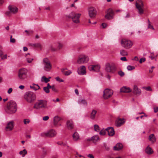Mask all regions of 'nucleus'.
Wrapping results in <instances>:
<instances>
[{
  "label": "nucleus",
  "mask_w": 158,
  "mask_h": 158,
  "mask_svg": "<svg viewBox=\"0 0 158 158\" xmlns=\"http://www.w3.org/2000/svg\"><path fill=\"white\" fill-rule=\"evenodd\" d=\"M17 109V106L16 102L10 100L8 102L5 108L6 112L9 114H13L15 113Z\"/></svg>",
  "instance_id": "obj_1"
},
{
  "label": "nucleus",
  "mask_w": 158,
  "mask_h": 158,
  "mask_svg": "<svg viewBox=\"0 0 158 158\" xmlns=\"http://www.w3.org/2000/svg\"><path fill=\"white\" fill-rule=\"evenodd\" d=\"M28 71L25 68L20 69L18 73V78L21 81H23L27 78Z\"/></svg>",
  "instance_id": "obj_2"
},
{
  "label": "nucleus",
  "mask_w": 158,
  "mask_h": 158,
  "mask_svg": "<svg viewBox=\"0 0 158 158\" xmlns=\"http://www.w3.org/2000/svg\"><path fill=\"white\" fill-rule=\"evenodd\" d=\"M121 43L122 46L126 49L131 48L133 45V43L132 41L125 39L121 40Z\"/></svg>",
  "instance_id": "obj_3"
},
{
  "label": "nucleus",
  "mask_w": 158,
  "mask_h": 158,
  "mask_svg": "<svg viewBox=\"0 0 158 158\" xmlns=\"http://www.w3.org/2000/svg\"><path fill=\"white\" fill-rule=\"evenodd\" d=\"M89 60V58L87 56L81 54L78 56L77 63L78 64H82L87 63Z\"/></svg>",
  "instance_id": "obj_4"
},
{
  "label": "nucleus",
  "mask_w": 158,
  "mask_h": 158,
  "mask_svg": "<svg viewBox=\"0 0 158 158\" xmlns=\"http://www.w3.org/2000/svg\"><path fill=\"white\" fill-rule=\"evenodd\" d=\"M43 64L44 65V69L46 71H50L52 68V65L49 60L47 58H45L43 60Z\"/></svg>",
  "instance_id": "obj_5"
},
{
  "label": "nucleus",
  "mask_w": 158,
  "mask_h": 158,
  "mask_svg": "<svg viewBox=\"0 0 158 158\" xmlns=\"http://www.w3.org/2000/svg\"><path fill=\"white\" fill-rule=\"evenodd\" d=\"M105 67V70L108 72L114 73L116 70V66L113 63H107Z\"/></svg>",
  "instance_id": "obj_6"
},
{
  "label": "nucleus",
  "mask_w": 158,
  "mask_h": 158,
  "mask_svg": "<svg viewBox=\"0 0 158 158\" xmlns=\"http://www.w3.org/2000/svg\"><path fill=\"white\" fill-rule=\"evenodd\" d=\"M136 8L138 10L139 14H142L143 13V4L141 0H138L135 3Z\"/></svg>",
  "instance_id": "obj_7"
},
{
  "label": "nucleus",
  "mask_w": 158,
  "mask_h": 158,
  "mask_svg": "<svg viewBox=\"0 0 158 158\" xmlns=\"http://www.w3.org/2000/svg\"><path fill=\"white\" fill-rule=\"evenodd\" d=\"M56 134V132L55 130L51 129L47 132L42 133L41 135L44 137H53L55 136Z\"/></svg>",
  "instance_id": "obj_8"
},
{
  "label": "nucleus",
  "mask_w": 158,
  "mask_h": 158,
  "mask_svg": "<svg viewBox=\"0 0 158 158\" xmlns=\"http://www.w3.org/2000/svg\"><path fill=\"white\" fill-rule=\"evenodd\" d=\"M47 106V101L45 100H41L38 101L34 105V108L38 109L40 108L45 107Z\"/></svg>",
  "instance_id": "obj_9"
},
{
  "label": "nucleus",
  "mask_w": 158,
  "mask_h": 158,
  "mask_svg": "<svg viewBox=\"0 0 158 158\" xmlns=\"http://www.w3.org/2000/svg\"><path fill=\"white\" fill-rule=\"evenodd\" d=\"M103 97L104 99L110 98L113 94V91L110 89L107 88L103 91Z\"/></svg>",
  "instance_id": "obj_10"
},
{
  "label": "nucleus",
  "mask_w": 158,
  "mask_h": 158,
  "mask_svg": "<svg viewBox=\"0 0 158 158\" xmlns=\"http://www.w3.org/2000/svg\"><path fill=\"white\" fill-rule=\"evenodd\" d=\"M81 14L79 13H72L71 14L70 18L72 19L73 22L75 23H80V18Z\"/></svg>",
  "instance_id": "obj_11"
},
{
  "label": "nucleus",
  "mask_w": 158,
  "mask_h": 158,
  "mask_svg": "<svg viewBox=\"0 0 158 158\" xmlns=\"http://www.w3.org/2000/svg\"><path fill=\"white\" fill-rule=\"evenodd\" d=\"M25 99H34L36 98L35 94L31 92H26L24 95Z\"/></svg>",
  "instance_id": "obj_12"
},
{
  "label": "nucleus",
  "mask_w": 158,
  "mask_h": 158,
  "mask_svg": "<svg viewBox=\"0 0 158 158\" xmlns=\"http://www.w3.org/2000/svg\"><path fill=\"white\" fill-rule=\"evenodd\" d=\"M88 12L89 16L91 18L95 17L96 15V10L94 7L89 8V9Z\"/></svg>",
  "instance_id": "obj_13"
},
{
  "label": "nucleus",
  "mask_w": 158,
  "mask_h": 158,
  "mask_svg": "<svg viewBox=\"0 0 158 158\" xmlns=\"http://www.w3.org/2000/svg\"><path fill=\"white\" fill-rule=\"evenodd\" d=\"M62 45L59 43L53 45L51 46L50 49L52 51H55L62 48Z\"/></svg>",
  "instance_id": "obj_14"
},
{
  "label": "nucleus",
  "mask_w": 158,
  "mask_h": 158,
  "mask_svg": "<svg viewBox=\"0 0 158 158\" xmlns=\"http://www.w3.org/2000/svg\"><path fill=\"white\" fill-rule=\"evenodd\" d=\"M77 72L79 74L84 75L86 73V68L85 66L82 65L79 67L77 69Z\"/></svg>",
  "instance_id": "obj_15"
},
{
  "label": "nucleus",
  "mask_w": 158,
  "mask_h": 158,
  "mask_svg": "<svg viewBox=\"0 0 158 158\" xmlns=\"http://www.w3.org/2000/svg\"><path fill=\"white\" fill-rule=\"evenodd\" d=\"M114 15V12L110 8L107 10V13L105 16L106 19H110L112 18Z\"/></svg>",
  "instance_id": "obj_16"
},
{
  "label": "nucleus",
  "mask_w": 158,
  "mask_h": 158,
  "mask_svg": "<svg viewBox=\"0 0 158 158\" xmlns=\"http://www.w3.org/2000/svg\"><path fill=\"white\" fill-rule=\"evenodd\" d=\"M125 122L124 119L118 118L116 121L115 124L116 127H119L123 125Z\"/></svg>",
  "instance_id": "obj_17"
},
{
  "label": "nucleus",
  "mask_w": 158,
  "mask_h": 158,
  "mask_svg": "<svg viewBox=\"0 0 158 158\" xmlns=\"http://www.w3.org/2000/svg\"><path fill=\"white\" fill-rule=\"evenodd\" d=\"M14 122L10 121L9 122L6 127V131H9L12 130L14 127Z\"/></svg>",
  "instance_id": "obj_18"
},
{
  "label": "nucleus",
  "mask_w": 158,
  "mask_h": 158,
  "mask_svg": "<svg viewBox=\"0 0 158 158\" xmlns=\"http://www.w3.org/2000/svg\"><path fill=\"white\" fill-rule=\"evenodd\" d=\"M121 92L129 93L132 91V89L129 87L126 86H123L120 89Z\"/></svg>",
  "instance_id": "obj_19"
},
{
  "label": "nucleus",
  "mask_w": 158,
  "mask_h": 158,
  "mask_svg": "<svg viewBox=\"0 0 158 158\" xmlns=\"http://www.w3.org/2000/svg\"><path fill=\"white\" fill-rule=\"evenodd\" d=\"M9 10L13 14H15L18 11V9L15 6L10 5L8 6Z\"/></svg>",
  "instance_id": "obj_20"
},
{
  "label": "nucleus",
  "mask_w": 158,
  "mask_h": 158,
  "mask_svg": "<svg viewBox=\"0 0 158 158\" xmlns=\"http://www.w3.org/2000/svg\"><path fill=\"white\" fill-rule=\"evenodd\" d=\"M106 130L110 136H112L114 134V131L113 127H108L106 129Z\"/></svg>",
  "instance_id": "obj_21"
},
{
  "label": "nucleus",
  "mask_w": 158,
  "mask_h": 158,
  "mask_svg": "<svg viewBox=\"0 0 158 158\" xmlns=\"http://www.w3.org/2000/svg\"><path fill=\"white\" fill-rule=\"evenodd\" d=\"M133 93L137 95H139L141 94V90L138 89L136 85H134V86Z\"/></svg>",
  "instance_id": "obj_22"
},
{
  "label": "nucleus",
  "mask_w": 158,
  "mask_h": 158,
  "mask_svg": "<svg viewBox=\"0 0 158 158\" xmlns=\"http://www.w3.org/2000/svg\"><path fill=\"white\" fill-rule=\"evenodd\" d=\"M73 140L74 141H77L80 139V135L76 131L72 135Z\"/></svg>",
  "instance_id": "obj_23"
},
{
  "label": "nucleus",
  "mask_w": 158,
  "mask_h": 158,
  "mask_svg": "<svg viewBox=\"0 0 158 158\" xmlns=\"http://www.w3.org/2000/svg\"><path fill=\"white\" fill-rule=\"evenodd\" d=\"M62 118L58 116H56L54 117L53 119V124L55 126H56L58 122L60 121Z\"/></svg>",
  "instance_id": "obj_24"
},
{
  "label": "nucleus",
  "mask_w": 158,
  "mask_h": 158,
  "mask_svg": "<svg viewBox=\"0 0 158 158\" xmlns=\"http://www.w3.org/2000/svg\"><path fill=\"white\" fill-rule=\"evenodd\" d=\"M145 152L148 154L151 155L152 154L153 151L152 149L149 146H148L145 150Z\"/></svg>",
  "instance_id": "obj_25"
},
{
  "label": "nucleus",
  "mask_w": 158,
  "mask_h": 158,
  "mask_svg": "<svg viewBox=\"0 0 158 158\" xmlns=\"http://www.w3.org/2000/svg\"><path fill=\"white\" fill-rule=\"evenodd\" d=\"M123 147L122 144L120 143H117L115 146L113 148V149L114 150H119L121 149Z\"/></svg>",
  "instance_id": "obj_26"
},
{
  "label": "nucleus",
  "mask_w": 158,
  "mask_h": 158,
  "mask_svg": "<svg viewBox=\"0 0 158 158\" xmlns=\"http://www.w3.org/2000/svg\"><path fill=\"white\" fill-rule=\"evenodd\" d=\"M97 113V111L95 110H93L90 114V118L91 119L93 120L96 117Z\"/></svg>",
  "instance_id": "obj_27"
},
{
  "label": "nucleus",
  "mask_w": 158,
  "mask_h": 158,
  "mask_svg": "<svg viewBox=\"0 0 158 158\" xmlns=\"http://www.w3.org/2000/svg\"><path fill=\"white\" fill-rule=\"evenodd\" d=\"M149 140L151 141L152 143H154L156 141V138L154 135L153 134H151L149 136Z\"/></svg>",
  "instance_id": "obj_28"
},
{
  "label": "nucleus",
  "mask_w": 158,
  "mask_h": 158,
  "mask_svg": "<svg viewBox=\"0 0 158 158\" xmlns=\"http://www.w3.org/2000/svg\"><path fill=\"white\" fill-rule=\"evenodd\" d=\"M61 71L65 75H69V72L68 69L66 68H63L61 69Z\"/></svg>",
  "instance_id": "obj_29"
},
{
  "label": "nucleus",
  "mask_w": 158,
  "mask_h": 158,
  "mask_svg": "<svg viewBox=\"0 0 158 158\" xmlns=\"http://www.w3.org/2000/svg\"><path fill=\"white\" fill-rule=\"evenodd\" d=\"M31 88L33 89L34 90H36L40 89V86L37 85L33 84L32 86H30Z\"/></svg>",
  "instance_id": "obj_30"
},
{
  "label": "nucleus",
  "mask_w": 158,
  "mask_h": 158,
  "mask_svg": "<svg viewBox=\"0 0 158 158\" xmlns=\"http://www.w3.org/2000/svg\"><path fill=\"white\" fill-rule=\"evenodd\" d=\"M92 141L94 143H96L99 139V137L98 135H94L92 137Z\"/></svg>",
  "instance_id": "obj_31"
},
{
  "label": "nucleus",
  "mask_w": 158,
  "mask_h": 158,
  "mask_svg": "<svg viewBox=\"0 0 158 158\" xmlns=\"http://www.w3.org/2000/svg\"><path fill=\"white\" fill-rule=\"evenodd\" d=\"M41 81L42 82H44L47 83L49 82L50 80L48 78L46 77L45 76H43L41 78Z\"/></svg>",
  "instance_id": "obj_32"
},
{
  "label": "nucleus",
  "mask_w": 158,
  "mask_h": 158,
  "mask_svg": "<svg viewBox=\"0 0 158 158\" xmlns=\"http://www.w3.org/2000/svg\"><path fill=\"white\" fill-rule=\"evenodd\" d=\"M120 54L123 56H126L127 55V52L125 50L122 49L120 51Z\"/></svg>",
  "instance_id": "obj_33"
},
{
  "label": "nucleus",
  "mask_w": 158,
  "mask_h": 158,
  "mask_svg": "<svg viewBox=\"0 0 158 158\" xmlns=\"http://www.w3.org/2000/svg\"><path fill=\"white\" fill-rule=\"evenodd\" d=\"M19 153L20 155H22L23 157H24L26 154H27V152L26 149H24L23 151H20Z\"/></svg>",
  "instance_id": "obj_34"
},
{
  "label": "nucleus",
  "mask_w": 158,
  "mask_h": 158,
  "mask_svg": "<svg viewBox=\"0 0 158 158\" xmlns=\"http://www.w3.org/2000/svg\"><path fill=\"white\" fill-rule=\"evenodd\" d=\"M100 67L99 65H94V71L98 72L99 71Z\"/></svg>",
  "instance_id": "obj_35"
},
{
  "label": "nucleus",
  "mask_w": 158,
  "mask_h": 158,
  "mask_svg": "<svg viewBox=\"0 0 158 158\" xmlns=\"http://www.w3.org/2000/svg\"><path fill=\"white\" fill-rule=\"evenodd\" d=\"M107 131L106 130H106H102L99 132V134L101 135H104L106 134V133Z\"/></svg>",
  "instance_id": "obj_36"
},
{
  "label": "nucleus",
  "mask_w": 158,
  "mask_h": 158,
  "mask_svg": "<svg viewBox=\"0 0 158 158\" xmlns=\"http://www.w3.org/2000/svg\"><path fill=\"white\" fill-rule=\"evenodd\" d=\"M80 104L84 105H86L87 103L85 99H82L81 101H79Z\"/></svg>",
  "instance_id": "obj_37"
},
{
  "label": "nucleus",
  "mask_w": 158,
  "mask_h": 158,
  "mask_svg": "<svg viewBox=\"0 0 158 158\" xmlns=\"http://www.w3.org/2000/svg\"><path fill=\"white\" fill-rule=\"evenodd\" d=\"M127 69L128 70L130 71L134 69L135 67L134 66L128 65L127 66Z\"/></svg>",
  "instance_id": "obj_38"
},
{
  "label": "nucleus",
  "mask_w": 158,
  "mask_h": 158,
  "mask_svg": "<svg viewBox=\"0 0 158 158\" xmlns=\"http://www.w3.org/2000/svg\"><path fill=\"white\" fill-rule=\"evenodd\" d=\"M99 127L97 125H95L94 126V130L97 131H99Z\"/></svg>",
  "instance_id": "obj_39"
},
{
  "label": "nucleus",
  "mask_w": 158,
  "mask_h": 158,
  "mask_svg": "<svg viewBox=\"0 0 158 158\" xmlns=\"http://www.w3.org/2000/svg\"><path fill=\"white\" fill-rule=\"evenodd\" d=\"M148 28L154 30V28L153 27V26L151 25L149 19L148 20Z\"/></svg>",
  "instance_id": "obj_40"
},
{
  "label": "nucleus",
  "mask_w": 158,
  "mask_h": 158,
  "mask_svg": "<svg viewBox=\"0 0 158 158\" xmlns=\"http://www.w3.org/2000/svg\"><path fill=\"white\" fill-rule=\"evenodd\" d=\"M55 79H56V81L60 82H64V80L63 79L60 78L59 77H56Z\"/></svg>",
  "instance_id": "obj_41"
},
{
  "label": "nucleus",
  "mask_w": 158,
  "mask_h": 158,
  "mask_svg": "<svg viewBox=\"0 0 158 158\" xmlns=\"http://www.w3.org/2000/svg\"><path fill=\"white\" fill-rule=\"evenodd\" d=\"M88 69L90 71L94 70V65H90L89 66Z\"/></svg>",
  "instance_id": "obj_42"
},
{
  "label": "nucleus",
  "mask_w": 158,
  "mask_h": 158,
  "mask_svg": "<svg viewBox=\"0 0 158 158\" xmlns=\"http://www.w3.org/2000/svg\"><path fill=\"white\" fill-rule=\"evenodd\" d=\"M143 88L146 90L148 91H151L152 89L150 86H148L147 87H144Z\"/></svg>",
  "instance_id": "obj_43"
},
{
  "label": "nucleus",
  "mask_w": 158,
  "mask_h": 158,
  "mask_svg": "<svg viewBox=\"0 0 158 158\" xmlns=\"http://www.w3.org/2000/svg\"><path fill=\"white\" fill-rule=\"evenodd\" d=\"M49 89L48 88V87H44V90L46 93H48L49 92Z\"/></svg>",
  "instance_id": "obj_44"
},
{
  "label": "nucleus",
  "mask_w": 158,
  "mask_h": 158,
  "mask_svg": "<svg viewBox=\"0 0 158 158\" xmlns=\"http://www.w3.org/2000/svg\"><path fill=\"white\" fill-rule=\"evenodd\" d=\"M70 129H73V124L72 121L70 120Z\"/></svg>",
  "instance_id": "obj_45"
},
{
  "label": "nucleus",
  "mask_w": 158,
  "mask_h": 158,
  "mask_svg": "<svg viewBox=\"0 0 158 158\" xmlns=\"http://www.w3.org/2000/svg\"><path fill=\"white\" fill-rule=\"evenodd\" d=\"M149 57L151 58L152 60H153L155 58V56L153 53H151L150 56H149Z\"/></svg>",
  "instance_id": "obj_46"
},
{
  "label": "nucleus",
  "mask_w": 158,
  "mask_h": 158,
  "mask_svg": "<svg viewBox=\"0 0 158 158\" xmlns=\"http://www.w3.org/2000/svg\"><path fill=\"white\" fill-rule=\"evenodd\" d=\"M118 74L121 77H123L124 75V73L121 71H119L118 72Z\"/></svg>",
  "instance_id": "obj_47"
},
{
  "label": "nucleus",
  "mask_w": 158,
  "mask_h": 158,
  "mask_svg": "<svg viewBox=\"0 0 158 158\" xmlns=\"http://www.w3.org/2000/svg\"><path fill=\"white\" fill-rule=\"evenodd\" d=\"M12 35L10 36V42L12 43H15V40L14 38H12Z\"/></svg>",
  "instance_id": "obj_48"
},
{
  "label": "nucleus",
  "mask_w": 158,
  "mask_h": 158,
  "mask_svg": "<svg viewBox=\"0 0 158 158\" xmlns=\"http://www.w3.org/2000/svg\"><path fill=\"white\" fill-rule=\"evenodd\" d=\"M145 60V59L144 58H142L139 60V62L142 63L143 62H144Z\"/></svg>",
  "instance_id": "obj_49"
},
{
  "label": "nucleus",
  "mask_w": 158,
  "mask_h": 158,
  "mask_svg": "<svg viewBox=\"0 0 158 158\" xmlns=\"http://www.w3.org/2000/svg\"><path fill=\"white\" fill-rule=\"evenodd\" d=\"M57 143L59 145H62L63 146H65L66 145V144L65 143H64L62 142H58Z\"/></svg>",
  "instance_id": "obj_50"
},
{
  "label": "nucleus",
  "mask_w": 158,
  "mask_h": 158,
  "mask_svg": "<svg viewBox=\"0 0 158 158\" xmlns=\"http://www.w3.org/2000/svg\"><path fill=\"white\" fill-rule=\"evenodd\" d=\"M24 123L25 124H27L28 123L30 122V120L29 119H24Z\"/></svg>",
  "instance_id": "obj_51"
},
{
  "label": "nucleus",
  "mask_w": 158,
  "mask_h": 158,
  "mask_svg": "<svg viewBox=\"0 0 158 158\" xmlns=\"http://www.w3.org/2000/svg\"><path fill=\"white\" fill-rule=\"evenodd\" d=\"M33 58H27V61L28 63H31L33 60Z\"/></svg>",
  "instance_id": "obj_52"
},
{
  "label": "nucleus",
  "mask_w": 158,
  "mask_h": 158,
  "mask_svg": "<svg viewBox=\"0 0 158 158\" xmlns=\"http://www.w3.org/2000/svg\"><path fill=\"white\" fill-rule=\"evenodd\" d=\"M49 117L48 116H47L43 117V119L44 121H47L49 119Z\"/></svg>",
  "instance_id": "obj_53"
},
{
  "label": "nucleus",
  "mask_w": 158,
  "mask_h": 158,
  "mask_svg": "<svg viewBox=\"0 0 158 158\" xmlns=\"http://www.w3.org/2000/svg\"><path fill=\"white\" fill-rule=\"evenodd\" d=\"M51 89H52V90L55 92H56L57 91L56 89V88L54 85L52 86V87H51Z\"/></svg>",
  "instance_id": "obj_54"
},
{
  "label": "nucleus",
  "mask_w": 158,
  "mask_h": 158,
  "mask_svg": "<svg viewBox=\"0 0 158 158\" xmlns=\"http://www.w3.org/2000/svg\"><path fill=\"white\" fill-rule=\"evenodd\" d=\"M64 20L68 21L69 19V16L68 15H66L64 17Z\"/></svg>",
  "instance_id": "obj_55"
},
{
  "label": "nucleus",
  "mask_w": 158,
  "mask_h": 158,
  "mask_svg": "<svg viewBox=\"0 0 158 158\" xmlns=\"http://www.w3.org/2000/svg\"><path fill=\"white\" fill-rule=\"evenodd\" d=\"M120 59L121 60H122V61H127L126 58L125 57H121L120 58Z\"/></svg>",
  "instance_id": "obj_56"
},
{
  "label": "nucleus",
  "mask_w": 158,
  "mask_h": 158,
  "mask_svg": "<svg viewBox=\"0 0 158 158\" xmlns=\"http://www.w3.org/2000/svg\"><path fill=\"white\" fill-rule=\"evenodd\" d=\"M102 27L103 28H105L107 26L106 24L103 23H102Z\"/></svg>",
  "instance_id": "obj_57"
},
{
  "label": "nucleus",
  "mask_w": 158,
  "mask_h": 158,
  "mask_svg": "<svg viewBox=\"0 0 158 158\" xmlns=\"http://www.w3.org/2000/svg\"><path fill=\"white\" fill-rule=\"evenodd\" d=\"M27 101L29 103H31L34 101V99H26Z\"/></svg>",
  "instance_id": "obj_58"
},
{
  "label": "nucleus",
  "mask_w": 158,
  "mask_h": 158,
  "mask_svg": "<svg viewBox=\"0 0 158 158\" xmlns=\"http://www.w3.org/2000/svg\"><path fill=\"white\" fill-rule=\"evenodd\" d=\"M154 111L156 113L158 111V107H156L154 108Z\"/></svg>",
  "instance_id": "obj_59"
},
{
  "label": "nucleus",
  "mask_w": 158,
  "mask_h": 158,
  "mask_svg": "<svg viewBox=\"0 0 158 158\" xmlns=\"http://www.w3.org/2000/svg\"><path fill=\"white\" fill-rule=\"evenodd\" d=\"M1 58L2 59H5L7 58V55L5 54L3 56H2Z\"/></svg>",
  "instance_id": "obj_60"
},
{
  "label": "nucleus",
  "mask_w": 158,
  "mask_h": 158,
  "mask_svg": "<svg viewBox=\"0 0 158 158\" xmlns=\"http://www.w3.org/2000/svg\"><path fill=\"white\" fill-rule=\"evenodd\" d=\"M12 91V88H10L8 90V94H10Z\"/></svg>",
  "instance_id": "obj_61"
},
{
  "label": "nucleus",
  "mask_w": 158,
  "mask_h": 158,
  "mask_svg": "<svg viewBox=\"0 0 158 158\" xmlns=\"http://www.w3.org/2000/svg\"><path fill=\"white\" fill-rule=\"evenodd\" d=\"M155 68V67L154 66H152L151 69H149V71L150 73H152L153 71V69Z\"/></svg>",
  "instance_id": "obj_62"
},
{
  "label": "nucleus",
  "mask_w": 158,
  "mask_h": 158,
  "mask_svg": "<svg viewBox=\"0 0 158 158\" xmlns=\"http://www.w3.org/2000/svg\"><path fill=\"white\" fill-rule=\"evenodd\" d=\"M88 157L90 158H94V157L91 154H89L88 155Z\"/></svg>",
  "instance_id": "obj_63"
},
{
  "label": "nucleus",
  "mask_w": 158,
  "mask_h": 158,
  "mask_svg": "<svg viewBox=\"0 0 158 158\" xmlns=\"http://www.w3.org/2000/svg\"><path fill=\"white\" fill-rule=\"evenodd\" d=\"M112 102L114 104H116L118 103V102L116 101L115 99H113Z\"/></svg>",
  "instance_id": "obj_64"
}]
</instances>
